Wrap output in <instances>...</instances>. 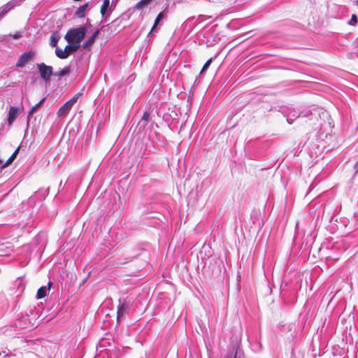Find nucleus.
<instances>
[{
    "instance_id": "nucleus-16",
    "label": "nucleus",
    "mask_w": 358,
    "mask_h": 358,
    "mask_svg": "<svg viewBox=\"0 0 358 358\" xmlns=\"http://www.w3.org/2000/svg\"><path fill=\"white\" fill-rule=\"evenodd\" d=\"M139 253H136L133 256L122 257L118 259V263L121 264H127L131 262L134 258L137 257Z\"/></svg>"
},
{
    "instance_id": "nucleus-14",
    "label": "nucleus",
    "mask_w": 358,
    "mask_h": 358,
    "mask_svg": "<svg viewBox=\"0 0 358 358\" xmlns=\"http://www.w3.org/2000/svg\"><path fill=\"white\" fill-rule=\"evenodd\" d=\"M71 73V66H68L64 67L63 69L57 71L53 73V76L57 77H64L69 75Z\"/></svg>"
},
{
    "instance_id": "nucleus-17",
    "label": "nucleus",
    "mask_w": 358,
    "mask_h": 358,
    "mask_svg": "<svg viewBox=\"0 0 358 358\" xmlns=\"http://www.w3.org/2000/svg\"><path fill=\"white\" fill-rule=\"evenodd\" d=\"M20 150V147H18L15 152L13 153V155L8 158V159L1 166V168L3 169L8 165H10L13 160L15 159L16 156L17 155Z\"/></svg>"
},
{
    "instance_id": "nucleus-27",
    "label": "nucleus",
    "mask_w": 358,
    "mask_h": 358,
    "mask_svg": "<svg viewBox=\"0 0 358 358\" xmlns=\"http://www.w3.org/2000/svg\"><path fill=\"white\" fill-rule=\"evenodd\" d=\"M357 22H358V20H357V15L353 14L351 17V20L349 22V24H352V25H355L357 23Z\"/></svg>"
},
{
    "instance_id": "nucleus-25",
    "label": "nucleus",
    "mask_w": 358,
    "mask_h": 358,
    "mask_svg": "<svg viewBox=\"0 0 358 358\" xmlns=\"http://www.w3.org/2000/svg\"><path fill=\"white\" fill-rule=\"evenodd\" d=\"M157 31V26H155L154 24L152 26V27L151 28V30L150 31V32L148 34V38H151L153 36V35L155 34V33H156Z\"/></svg>"
},
{
    "instance_id": "nucleus-22",
    "label": "nucleus",
    "mask_w": 358,
    "mask_h": 358,
    "mask_svg": "<svg viewBox=\"0 0 358 358\" xmlns=\"http://www.w3.org/2000/svg\"><path fill=\"white\" fill-rule=\"evenodd\" d=\"M47 291H48V289L46 287L43 286V287H40L37 291V294H36L37 299H42V298L45 297L47 295Z\"/></svg>"
},
{
    "instance_id": "nucleus-19",
    "label": "nucleus",
    "mask_w": 358,
    "mask_h": 358,
    "mask_svg": "<svg viewBox=\"0 0 358 358\" xmlns=\"http://www.w3.org/2000/svg\"><path fill=\"white\" fill-rule=\"evenodd\" d=\"M152 0H141L139 2H138L135 8L137 10H142L144 8L147 7L152 1Z\"/></svg>"
},
{
    "instance_id": "nucleus-28",
    "label": "nucleus",
    "mask_w": 358,
    "mask_h": 358,
    "mask_svg": "<svg viewBox=\"0 0 358 358\" xmlns=\"http://www.w3.org/2000/svg\"><path fill=\"white\" fill-rule=\"evenodd\" d=\"M81 95V93H77L70 99L71 102H73L75 104Z\"/></svg>"
},
{
    "instance_id": "nucleus-9",
    "label": "nucleus",
    "mask_w": 358,
    "mask_h": 358,
    "mask_svg": "<svg viewBox=\"0 0 358 358\" xmlns=\"http://www.w3.org/2000/svg\"><path fill=\"white\" fill-rule=\"evenodd\" d=\"M89 3H86L82 6H80L75 12L74 17H78V18H83L85 17L86 15V13L88 10H90L89 8Z\"/></svg>"
},
{
    "instance_id": "nucleus-20",
    "label": "nucleus",
    "mask_w": 358,
    "mask_h": 358,
    "mask_svg": "<svg viewBox=\"0 0 358 358\" xmlns=\"http://www.w3.org/2000/svg\"><path fill=\"white\" fill-rule=\"evenodd\" d=\"M55 55L59 59H66L68 57V53L66 52V50H63L58 47L55 49Z\"/></svg>"
},
{
    "instance_id": "nucleus-30",
    "label": "nucleus",
    "mask_w": 358,
    "mask_h": 358,
    "mask_svg": "<svg viewBox=\"0 0 358 358\" xmlns=\"http://www.w3.org/2000/svg\"><path fill=\"white\" fill-rule=\"evenodd\" d=\"M66 104H69V108L71 109V108L73 107V106L74 105V103L73 102H71V100L68 101L66 102Z\"/></svg>"
},
{
    "instance_id": "nucleus-23",
    "label": "nucleus",
    "mask_w": 358,
    "mask_h": 358,
    "mask_svg": "<svg viewBox=\"0 0 358 358\" xmlns=\"http://www.w3.org/2000/svg\"><path fill=\"white\" fill-rule=\"evenodd\" d=\"M212 61H213V58H210L209 59H208L206 63L204 64L200 73H203L204 71H206L210 66V64L212 63Z\"/></svg>"
},
{
    "instance_id": "nucleus-21",
    "label": "nucleus",
    "mask_w": 358,
    "mask_h": 358,
    "mask_svg": "<svg viewBox=\"0 0 358 358\" xmlns=\"http://www.w3.org/2000/svg\"><path fill=\"white\" fill-rule=\"evenodd\" d=\"M150 113L149 111H145L141 120L139 122V124L143 123V126L145 127V124L150 120Z\"/></svg>"
},
{
    "instance_id": "nucleus-3",
    "label": "nucleus",
    "mask_w": 358,
    "mask_h": 358,
    "mask_svg": "<svg viewBox=\"0 0 358 358\" xmlns=\"http://www.w3.org/2000/svg\"><path fill=\"white\" fill-rule=\"evenodd\" d=\"M133 305V300L128 298H120L117 308V321L120 322V320L125 315H128Z\"/></svg>"
},
{
    "instance_id": "nucleus-18",
    "label": "nucleus",
    "mask_w": 358,
    "mask_h": 358,
    "mask_svg": "<svg viewBox=\"0 0 358 358\" xmlns=\"http://www.w3.org/2000/svg\"><path fill=\"white\" fill-rule=\"evenodd\" d=\"M80 47V45L79 44H71V45H67L66 47H65V50H66V52L68 53V57L70 55V54L76 52Z\"/></svg>"
},
{
    "instance_id": "nucleus-10",
    "label": "nucleus",
    "mask_w": 358,
    "mask_h": 358,
    "mask_svg": "<svg viewBox=\"0 0 358 358\" xmlns=\"http://www.w3.org/2000/svg\"><path fill=\"white\" fill-rule=\"evenodd\" d=\"M99 34L100 29H97L85 42L83 43L82 47L84 49H89V48L94 44L95 38L99 36Z\"/></svg>"
},
{
    "instance_id": "nucleus-11",
    "label": "nucleus",
    "mask_w": 358,
    "mask_h": 358,
    "mask_svg": "<svg viewBox=\"0 0 358 358\" xmlns=\"http://www.w3.org/2000/svg\"><path fill=\"white\" fill-rule=\"evenodd\" d=\"M60 38V36L57 31L52 34L50 38V45L52 47H57V43Z\"/></svg>"
},
{
    "instance_id": "nucleus-33",
    "label": "nucleus",
    "mask_w": 358,
    "mask_h": 358,
    "mask_svg": "<svg viewBox=\"0 0 358 358\" xmlns=\"http://www.w3.org/2000/svg\"><path fill=\"white\" fill-rule=\"evenodd\" d=\"M50 285H51V282H48V285H49V287L50 286Z\"/></svg>"
},
{
    "instance_id": "nucleus-8",
    "label": "nucleus",
    "mask_w": 358,
    "mask_h": 358,
    "mask_svg": "<svg viewBox=\"0 0 358 358\" xmlns=\"http://www.w3.org/2000/svg\"><path fill=\"white\" fill-rule=\"evenodd\" d=\"M20 113V108L15 106H10L8 115V124L11 125Z\"/></svg>"
},
{
    "instance_id": "nucleus-2",
    "label": "nucleus",
    "mask_w": 358,
    "mask_h": 358,
    "mask_svg": "<svg viewBox=\"0 0 358 358\" xmlns=\"http://www.w3.org/2000/svg\"><path fill=\"white\" fill-rule=\"evenodd\" d=\"M86 33L87 27L85 26L73 28L68 31L64 38L69 44H79L85 38Z\"/></svg>"
},
{
    "instance_id": "nucleus-1",
    "label": "nucleus",
    "mask_w": 358,
    "mask_h": 358,
    "mask_svg": "<svg viewBox=\"0 0 358 358\" xmlns=\"http://www.w3.org/2000/svg\"><path fill=\"white\" fill-rule=\"evenodd\" d=\"M324 110L322 108L320 107H313V108L306 109L301 112L299 114H296L294 112V114L290 117L289 115L287 117V121L289 124H292L293 121L299 116H303L305 117H310V120L318 121L319 119L321 118V115L324 114Z\"/></svg>"
},
{
    "instance_id": "nucleus-26",
    "label": "nucleus",
    "mask_w": 358,
    "mask_h": 358,
    "mask_svg": "<svg viewBox=\"0 0 358 358\" xmlns=\"http://www.w3.org/2000/svg\"><path fill=\"white\" fill-rule=\"evenodd\" d=\"M29 320V317L27 316L26 317H23L21 320H20L18 321V324H16L17 326L21 327V328H28L29 327L28 326H22V324H20L22 322H27Z\"/></svg>"
},
{
    "instance_id": "nucleus-7",
    "label": "nucleus",
    "mask_w": 358,
    "mask_h": 358,
    "mask_svg": "<svg viewBox=\"0 0 358 358\" xmlns=\"http://www.w3.org/2000/svg\"><path fill=\"white\" fill-rule=\"evenodd\" d=\"M224 358H244V354L239 347L234 345Z\"/></svg>"
},
{
    "instance_id": "nucleus-32",
    "label": "nucleus",
    "mask_w": 358,
    "mask_h": 358,
    "mask_svg": "<svg viewBox=\"0 0 358 358\" xmlns=\"http://www.w3.org/2000/svg\"><path fill=\"white\" fill-rule=\"evenodd\" d=\"M356 5L358 6V0L356 1Z\"/></svg>"
},
{
    "instance_id": "nucleus-5",
    "label": "nucleus",
    "mask_w": 358,
    "mask_h": 358,
    "mask_svg": "<svg viewBox=\"0 0 358 358\" xmlns=\"http://www.w3.org/2000/svg\"><path fill=\"white\" fill-rule=\"evenodd\" d=\"M35 52L30 50L22 53L16 62L17 68L24 67L28 62L32 61L35 56Z\"/></svg>"
},
{
    "instance_id": "nucleus-6",
    "label": "nucleus",
    "mask_w": 358,
    "mask_h": 358,
    "mask_svg": "<svg viewBox=\"0 0 358 358\" xmlns=\"http://www.w3.org/2000/svg\"><path fill=\"white\" fill-rule=\"evenodd\" d=\"M23 0H11L0 8V20L6 15V14L14 8L15 6H19Z\"/></svg>"
},
{
    "instance_id": "nucleus-12",
    "label": "nucleus",
    "mask_w": 358,
    "mask_h": 358,
    "mask_svg": "<svg viewBox=\"0 0 358 358\" xmlns=\"http://www.w3.org/2000/svg\"><path fill=\"white\" fill-rule=\"evenodd\" d=\"M108 9H109V10H111V6H110V0H104L100 10V13L103 17H105Z\"/></svg>"
},
{
    "instance_id": "nucleus-4",
    "label": "nucleus",
    "mask_w": 358,
    "mask_h": 358,
    "mask_svg": "<svg viewBox=\"0 0 358 358\" xmlns=\"http://www.w3.org/2000/svg\"><path fill=\"white\" fill-rule=\"evenodd\" d=\"M37 69L40 74V77L44 81H49L52 76H53V68L48 66L45 63L37 64Z\"/></svg>"
},
{
    "instance_id": "nucleus-31",
    "label": "nucleus",
    "mask_w": 358,
    "mask_h": 358,
    "mask_svg": "<svg viewBox=\"0 0 358 358\" xmlns=\"http://www.w3.org/2000/svg\"><path fill=\"white\" fill-rule=\"evenodd\" d=\"M3 160L0 159V164H2Z\"/></svg>"
},
{
    "instance_id": "nucleus-13",
    "label": "nucleus",
    "mask_w": 358,
    "mask_h": 358,
    "mask_svg": "<svg viewBox=\"0 0 358 358\" xmlns=\"http://www.w3.org/2000/svg\"><path fill=\"white\" fill-rule=\"evenodd\" d=\"M45 100V99L43 98L38 103L34 105L31 108V110L29 112L28 117H27L28 121L29 120L30 116L32 115L34 113H36L38 110V109L44 103Z\"/></svg>"
},
{
    "instance_id": "nucleus-24",
    "label": "nucleus",
    "mask_w": 358,
    "mask_h": 358,
    "mask_svg": "<svg viewBox=\"0 0 358 358\" xmlns=\"http://www.w3.org/2000/svg\"><path fill=\"white\" fill-rule=\"evenodd\" d=\"M164 14L163 13H159L158 15L157 16L154 24L155 26H157V24L159 23V22L164 18Z\"/></svg>"
},
{
    "instance_id": "nucleus-15",
    "label": "nucleus",
    "mask_w": 358,
    "mask_h": 358,
    "mask_svg": "<svg viewBox=\"0 0 358 358\" xmlns=\"http://www.w3.org/2000/svg\"><path fill=\"white\" fill-rule=\"evenodd\" d=\"M71 108L69 107V104L66 103L63 104L57 111L58 116L62 117L66 115L70 111Z\"/></svg>"
},
{
    "instance_id": "nucleus-29",
    "label": "nucleus",
    "mask_w": 358,
    "mask_h": 358,
    "mask_svg": "<svg viewBox=\"0 0 358 358\" xmlns=\"http://www.w3.org/2000/svg\"><path fill=\"white\" fill-rule=\"evenodd\" d=\"M22 37V34L21 32L18 31L17 33H15L13 36V38H15V39H18Z\"/></svg>"
}]
</instances>
